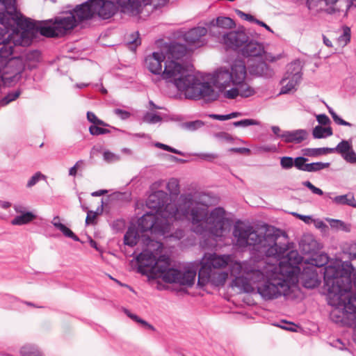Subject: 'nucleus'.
Segmentation results:
<instances>
[{
	"mask_svg": "<svg viewBox=\"0 0 356 356\" xmlns=\"http://www.w3.org/2000/svg\"><path fill=\"white\" fill-rule=\"evenodd\" d=\"M206 196L204 193H188L181 196L179 207L168 204L160 214L146 211L138 220V229L142 233L150 232L152 234L168 236L175 220L190 216L193 232L221 237L227 221L225 211L216 207L209 213L208 206L204 202Z\"/></svg>",
	"mask_w": 356,
	"mask_h": 356,
	"instance_id": "1",
	"label": "nucleus"
},
{
	"mask_svg": "<svg viewBox=\"0 0 356 356\" xmlns=\"http://www.w3.org/2000/svg\"><path fill=\"white\" fill-rule=\"evenodd\" d=\"M256 254L257 252H253V259L242 263L235 261L232 265V274L242 273L236 276L232 286L240 292L256 291L264 300H272L284 295L289 289L286 279L279 277L277 268Z\"/></svg>",
	"mask_w": 356,
	"mask_h": 356,
	"instance_id": "2",
	"label": "nucleus"
},
{
	"mask_svg": "<svg viewBox=\"0 0 356 356\" xmlns=\"http://www.w3.org/2000/svg\"><path fill=\"white\" fill-rule=\"evenodd\" d=\"M280 231L272 227L266 229L264 235L258 232L250 225L237 222L234 226L232 234L236 245L241 248L252 245L258 254V257H277L283 258L280 262L279 271L286 279H293L300 272L298 265L301 263L302 257L297 251H288L286 244L280 245L277 243Z\"/></svg>",
	"mask_w": 356,
	"mask_h": 356,
	"instance_id": "3",
	"label": "nucleus"
},
{
	"mask_svg": "<svg viewBox=\"0 0 356 356\" xmlns=\"http://www.w3.org/2000/svg\"><path fill=\"white\" fill-rule=\"evenodd\" d=\"M143 241L147 248L136 257L139 273L148 275L153 279L161 278L166 283L187 287L194 284L197 275V269L194 266H186L183 269L170 268L169 257L160 255L163 250L162 243L145 235Z\"/></svg>",
	"mask_w": 356,
	"mask_h": 356,
	"instance_id": "4",
	"label": "nucleus"
},
{
	"mask_svg": "<svg viewBox=\"0 0 356 356\" xmlns=\"http://www.w3.org/2000/svg\"><path fill=\"white\" fill-rule=\"evenodd\" d=\"M8 2V22L6 24L17 25L22 30V35L17 40L18 43L25 46L31 44L33 40L38 33L47 38H59L65 35L68 31L73 29L78 22L74 11L70 12L65 17H58L52 20L42 21L36 23L31 19L24 17L19 11L13 7V0ZM3 15H1L0 20L5 23Z\"/></svg>",
	"mask_w": 356,
	"mask_h": 356,
	"instance_id": "5",
	"label": "nucleus"
},
{
	"mask_svg": "<svg viewBox=\"0 0 356 356\" xmlns=\"http://www.w3.org/2000/svg\"><path fill=\"white\" fill-rule=\"evenodd\" d=\"M353 271L354 268L349 261L336 260L324 268L327 303L339 307L346 314H356V293L350 290Z\"/></svg>",
	"mask_w": 356,
	"mask_h": 356,
	"instance_id": "6",
	"label": "nucleus"
},
{
	"mask_svg": "<svg viewBox=\"0 0 356 356\" xmlns=\"http://www.w3.org/2000/svg\"><path fill=\"white\" fill-rule=\"evenodd\" d=\"M161 76L166 81L173 83L187 99L214 101L218 97L213 85L202 81L195 75L190 74L187 68L176 60L165 61Z\"/></svg>",
	"mask_w": 356,
	"mask_h": 356,
	"instance_id": "7",
	"label": "nucleus"
},
{
	"mask_svg": "<svg viewBox=\"0 0 356 356\" xmlns=\"http://www.w3.org/2000/svg\"><path fill=\"white\" fill-rule=\"evenodd\" d=\"M232 262L230 254L206 253L198 271L197 284L202 287L208 283L215 286H223L228 273L222 270Z\"/></svg>",
	"mask_w": 356,
	"mask_h": 356,
	"instance_id": "8",
	"label": "nucleus"
},
{
	"mask_svg": "<svg viewBox=\"0 0 356 356\" xmlns=\"http://www.w3.org/2000/svg\"><path fill=\"white\" fill-rule=\"evenodd\" d=\"M74 13L78 22L89 19L97 15L102 19H108L115 13V7L109 0H88L76 6Z\"/></svg>",
	"mask_w": 356,
	"mask_h": 356,
	"instance_id": "9",
	"label": "nucleus"
},
{
	"mask_svg": "<svg viewBox=\"0 0 356 356\" xmlns=\"http://www.w3.org/2000/svg\"><path fill=\"white\" fill-rule=\"evenodd\" d=\"M24 70V63L15 56L9 58L5 65L0 69V76L5 84H12L18 81Z\"/></svg>",
	"mask_w": 356,
	"mask_h": 356,
	"instance_id": "10",
	"label": "nucleus"
},
{
	"mask_svg": "<svg viewBox=\"0 0 356 356\" xmlns=\"http://www.w3.org/2000/svg\"><path fill=\"white\" fill-rule=\"evenodd\" d=\"M302 68L298 60L291 63L287 65L284 76L281 80L282 87L280 94L290 92L300 82L302 79Z\"/></svg>",
	"mask_w": 356,
	"mask_h": 356,
	"instance_id": "11",
	"label": "nucleus"
},
{
	"mask_svg": "<svg viewBox=\"0 0 356 356\" xmlns=\"http://www.w3.org/2000/svg\"><path fill=\"white\" fill-rule=\"evenodd\" d=\"M168 194L163 191H156L149 195L146 200V207L154 213L160 214L168 204H175L168 203Z\"/></svg>",
	"mask_w": 356,
	"mask_h": 356,
	"instance_id": "12",
	"label": "nucleus"
},
{
	"mask_svg": "<svg viewBox=\"0 0 356 356\" xmlns=\"http://www.w3.org/2000/svg\"><path fill=\"white\" fill-rule=\"evenodd\" d=\"M222 40L228 48L241 52V49L248 42V36L244 31H230L223 34Z\"/></svg>",
	"mask_w": 356,
	"mask_h": 356,
	"instance_id": "13",
	"label": "nucleus"
},
{
	"mask_svg": "<svg viewBox=\"0 0 356 356\" xmlns=\"http://www.w3.org/2000/svg\"><path fill=\"white\" fill-rule=\"evenodd\" d=\"M116 3L121 8L123 13H128L132 15H137L140 13V9L142 3L145 5L151 4L152 2H156L159 6H163L165 4H161V0H115Z\"/></svg>",
	"mask_w": 356,
	"mask_h": 356,
	"instance_id": "14",
	"label": "nucleus"
},
{
	"mask_svg": "<svg viewBox=\"0 0 356 356\" xmlns=\"http://www.w3.org/2000/svg\"><path fill=\"white\" fill-rule=\"evenodd\" d=\"M165 61V55L162 51H155L145 57V65L151 73L161 75Z\"/></svg>",
	"mask_w": 356,
	"mask_h": 356,
	"instance_id": "15",
	"label": "nucleus"
},
{
	"mask_svg": "<svg viewBox=\"0 0 356 356\" xmlns=\"http://www.w3.org/2000/svg\"><path fill=\"white\" fill-rule=\"evenodd\" d=\"M318 277L315 267L307 266L304 268L303 270L300 271L298 276L293 277V278L300 280L305 288L314 289L320 284Z\"/></svg>",
	"mask_w": 356,
	"mask_h": 356,
	"instance_id": "16",
	"label": "nucleus"
},
{
	"mask_svg": "<svg viewBox=\"0 0 356 356\" xmlns=\"http://www.w3.org/2000/svg\"><path fill=\"white\" fill-rule=\"evenodd\" d=\"M330 154L337 152L348 163L356 164V153L350 140H342L335 147H330Z\"/></svg>",
	"mask_w": 356,
	"mask_h": 356,
	"instance_id": "17",
	"label": "nucleus"
},
{
	"mask_svg": "<svg viewBox=\"0 0 356 356\" xmlns=\"http://www.w3.org/2000/svg\"><path fill=\"white\" fill-rule=\"evenodd\" d=\"M264 47L262 43L248 38L243 48L241 49V54L244 57H261L265 54Z\"/></svg>",
	"mask_w": 356,
	"mask_h": 356,
	"instance_id": "18",
	"label": "nucleus"
},
{
	"mask_svg": "<svg viewBox=\"0 0 356 356\" xmlns=\"http://www.w3.org/2000/svg\"><path fill=\"white\" fill-rule=\"evenodd\" d=\"M308 133L305 129H296L293 131H284L281 134V139L286 143L300 144L307 139Z\"/></svg>",
	"mask_w": 356,
	"mask_h": 356,
	"instance_id": "19",
	"label": "nucleus"
},
{
	"mask_svg": "<svg viewBox=\"0 0 356 356\" xmlns=\"http://www.w3.org/2000/svg\"><path fill=\"white\" fill-rule=\"evenodd\" d=\"M232 84H238L245 80L247 76V70L244 61L241 60H236L231 67Z\"/></svg>",
	"mask_w": 356,
	"mask_h": 356,
	"instance_id": "20",
	"label": "nucleus"
},
{
	"mask_svg": "<svg viewBox=\"0 0 356 356\" xmlns=\"http://www.w3.org/2000/svg\"><path fill=\"white\" fill-rule=\"evenodd\" d=\"M207 33L206 28L197 26L191 29L185 33L184 40L190 45L197 44L198 46L202 43L201 38Z\"/></svg>",
	"mask_w": 356,
	"mask_h": 356,
	"instance_id": "21",
	"label": "nucleus"
},
{
	"mask_svg": "<svg viewBox=\"0 0 356 356\" xmlns=\"http://www.w3.org/2000/svg\"><path fill=\"white\" fill-rule=\"evenodd\" d=\"M15 57L23 60L24 68L27 67L29 70H32L36 67L37 63L40 61V52L38 50L27 51L21 56Z\"/></svg>",
	"mask_w": 356,
	"mask_h": 356,
	"instance_id": "22",
	"label": "nucleus"
},
{
	"mask_svg": "<svg viewBox=\"0 0 356 356\" xmlns=\"http://www.w3.org/2000/svg\"><path fill=\"white\" fill-rule=\"evenodd\" d=\"M249 72L251 74L264 77L270 76L272 74V70L264 61H259L257 64L250 65Z\"/></svg>",
	"mask_w": 356,
	"mask_h": 356,
	"instance_id": "23",
	"label": "nucleus"
},
{
	"mask_svg": "<svg viewBox=\"0 0 356 356\" xmlns=\"http://www.w3.org/2000/svg\"><path fill=\"white\" fill-rule=\"evenodd\" d=\"M168 52L172 60H177L182 58L187 54L186 45L177 42H172L168 48Z\"/></svg>",
	"mask_w": 356,
	"mask_h": 356,
	"instance_id": "24",
	"label": "nucleus"
},
{
	"mask_svg": "<svg viewBox=\"0 0 356 356\" xmlns=\"http://www.w3.org/2000/svg\"><path fill=\"white\" fill-rule=\"evenodd\" d=\"M216 81L222 87H226L232 83V74L229 70L220 69L216 72Z\"/></svg>",
	"mask_w": 356,
	"mask_h": 356,
	"instance_id": "25",
	"label": "nucleus"
},
{
	"mask_svg": "<svg viewBox=\"0 0 356 356\" xmlns=\"http://www.w3.org/2000/svg\"><path fill=\"white\" fill-rule=\"evenodd\" d=\"M139 234L134 227H129L124 236V243L126 245L134 247L138 241Z\"/></svg>",
	"mask_w": 356,
	"mask_h": 356,
	"instance_id": "26",
	"label": "nucleus"
},
{
	"mask_svg": "<svg viewBox=\"0 0 356 356\" xmlns=\"http://www.w3.org/2000/svg\"><path fill=\"white\" fill-rule=\"evenodd\" d=\"M332 200L337 204L348 205L356 208V201L354 195L351 193L336 196Z\"/></svg>",
	"mask_w": 356,
	"mask_h": 356,
	"instance_id": "27",
	"label": "nucleus"
},
{
	"mask_svg": "<svg viewBox=\"0 0 356 356\" xmlns=\"http://www.w3.org/2000/svg\"><path fill=\"white\" fill-rule=\"evenodd\" d=\"M330 147L305 148L302 149L303 156L309 157H318L321 155L330 154Z\"/></svg>",
	"mask_w": 356,
	"mask_h": 356,
	"instance_id": "28",
	"label": "nucleus"
},
{
	"mask_svg": "<svg viewBox=\"0 0 356 356\" xmlns=\"http://www.w3.org/2000/svg\"><path fill=\"white\" fill-rule=\"evenodd\" d=\"M35 218V216L31 211H27L23 214L19 216H17L11 220V224L13 225H26L32 220H33Z\"/></svg>",
	"mask_w": 356,
	"mask_h": 356,
	"instance_id": "29",
	"label": "nucleus"
},
{
	"mask_svg": "<svg viewBox=\"0 0 356 356\" xmlns=\"http://www.w3.org/2000/svg\"><path fill=\"white\" fill-rule=\"evenodd\" d=\"M234 86H237L239 91V95L241 97H250L254 95L256 92L255 90L245 81L238 83V84H235Z\"/></svg>",
	"mask_w": 356,
	"mask_h": 356,
	"instance_id": "30",
	"label": "nucleus"
},
{
	"mask_svg": "<svg viewBox=\"0 0 356 356\" xmlns=\"http://www.w3.org/2000/svg\"><path fill=\"white\" fill-rule=\"evenodd\" d=\"M332 129L330 127H323L320 125L315 127L312 131L314 138H323L332 135Z\"/></svg>",
	"mask_w": 356,
	"mask_h": 356,
	"instance_id": "31",
	"label": "nucleus"
},
{
	"mask_svg": "<svg viewBox=\"0 0 356 356\" xmlns=\"http://www.w3.org/2000/svg\"><path fill=\"white\" fill-rule=\"evenodd\" d=\"M211 24L222 29H232L235 25L233 19L227 17H218Z\"/></svg>",
	"mask_w": 356,
	"mask_h": 356,
	"instance_id": "32",
	"label": "nucleus"
},
{
	"mask_svg": "<svg viewBox=\"0 0 356 356\" xmlns=\"http://www.w3.org/2000/svg\"><path fill=\"white\" fill-rule=\"evenodd\" d=\"M20 356H42L38 348L35 345L28 344L20 349Z\"/></svg>",
	"mask_w": 356,
	"mask_h": 356,
	"instance_id": "33",
	"label": "nucleus"
},
{
	"mask_svg": "<svg viewBox=\"0 0 356 356\" xmlns=\"http://www.w3.org/2000/svg\"><path fill=\"white\" fill-rule=\"evenodd\" d=\"M351 31L350 27L343 26L342 27V33L338 37V42L342 47L346 46L350 40Z\"/></svg>",
	"mask_w": 356,
	"mask_h": 356,
	"instance_id": "34",
	"label": "nucleus"
},
{
	"mask_svg": "<svg viewBox=\"0 0 356 356\" xmlns=\"http://www.w3.org/2000/svg\"><path fill=\"white\" fill-rule=\"evenodd\" d=\"M330 165V163H323V162H313L311 163H308L307 172H319L323 169L329 168Z\"/></svg>",
	"mask_w": 356,
	"mask_h": 356,
	"instance_id": "35",
	"label": "nucleus"
},
{
	"mask_svg": "<svg viewBox=\"0 0 356 356\" xmlns=\"http://www.w3.org/2000/svg\"><path fill=\"white\" fill-rule=\"evenodd\" d=\"M20 90H15L8 92L4 97L0 100V105L4 106L11 102L15 100L20 95Z\"/></svg>",
	"mask_w": 356,
	"mask_h": 356,
	"instance_id": "36",
	"label": "nucleus"
},
{
	"mask_svg": "<svg viewBox=\"0 0 356 356\" xmlns=\"http://www.w3.org/2000/svg\"><path fill=\"white\" fill-rule=\"evenodd\" d=\"M142 120L143 122L148 124H156L161 122L162 120V118L156 113L146 112L143 115Z\"/></svg>",
	"mask_w": 356,
	"mask_h": 356,
	"instance_id": "37",
	"label": "nucleus"
},
{
	"mask_svg": "<svg viewBox=\"0 0 356 356\" xmlns=\"http://www.w3.org/2000/svg\"><path fill=\"white\" fill-rule=\"evenodd\" d=\"M334 309L330 312V318L335 323L342 322L343 317L347 315L346 313H343L341 309L338 307H333Z\"/></svg>",
	"mask_w": 356,
	"mask_h": 356,
	"instance_id": "38",
	"label": "nucleus"
},
{
	"mask_svg": "<svg viewBox=\"0 0 356 356\" xmlns=\"http://www.w3.org/2000/svg\"><path fill=\"white\" fill-rule=\"evenodd\" d=\"M308 161V159L306 156H298L294 159V165L298 170L301 171L307 172L308 163L306 162Z\"/></svg>",
	"mask_w": 356,
	"mask_h": 356,
	"instance_id": "39",
	"label": "nucleus"
},
{
	"mask_svg": "<svg viewBox=\"0 0 356 356\" xmlns=\"http://www.w3.org/2000/svg\"><path fill=\"white\" fill-rule=\"evenodd\" d=\"M58 229H59L65 236L68 237L74 240V241H79V238L68 227L65 225H58Z\"/></svg>",
	"mask_w": 356,
	"mask_h": 356,
	"instance_id": "40",
	"label": "nucleus"
},
{
	"mask_svg": "<svg viewBox=\"0 0 356 356\" xmlns=\"http://www.w3.org/2000/svg\"><path fill=\"white\" fill-rule=\"evenodd\" d=\"M131 40L127 42L129 48L134 51L136 47L141 44L140 38H139L138 31L134 32L131 35Z\"/></svg>",
	"mask_w": 356,
	"mask_h": 356,
	"instance_id": "41",
	"label": "nucleus"
},
{
	"mask_svg": "<svg viewBox=\"0 0 356 356\" xmlns=\"http://www.w3.org/2000/svg\"><path fill=\"white\" fill-rule=\"evenodd\" d=\"M99 125H91L89 127V132L92 136H99L109 134L111 131L108 129L99 127Z\"/></svg>",
	"mask_w": 356,
	"mask_h": 356,
	"instance_id": "42",
	"label": "nucleus"
},
{
	"mask_svg": "<svg viewBox=\"0 0 356 356\" xmlns=\"http://www.w3.org/2000/svg\"><path fill=\"white\" fill-rule=\"evenodd\" d=\"M87 119L89 122H92L93 124V125L96 124V125H101L103 127H109V125L108 124L104 122L103 120L99 119L96 116V115L91 111L87 112Z\"/></svg>",
	"mask_w": 356,
	"mask_h": 356,
	"instance_id": "43",
	"label": "nucleus"
},
{
	"mask_svg": "<svg viewBox=\"0 0 356 356\" xmlns=\"http://www.w3.org/2000/svg\"><path fill=\"white\" fill-rule=\"evenodd\" d=\"M259 122L253 119H243L239 121H236L233 122V125L234 127H246L251 125H259Z\"/></svg>",
	"mask_w": 356,
	"mask_h": 356,
	"instance_id": "44",
	"label": "nucleus"
},
{
	"mask_svg": "<svg viewBox=\"0 0 356 356\" xmlns=\"http://www.w3.org/2000/svg\"><path fill=\"white\" fill-rule=\"evenodd\" d=\"M204 122L201 120H195L191 122H185L183 127L190 131H195L203 127Z\"/></svg>",
	"mask_w": 356,
	"mask_h": 356,
	"instance_id": "45",
	"label": "nucleus"
},
{
	"mask_svg": "<svg viewBox=\"0 0 356 356\" xmlns=\"http://www.w3.org/2000/svg\"><path fill=\"white\" fill-rule=\"evenodd\" d=\"M294 165V159L291 156H283L280 159V165L284 170L291 169Z\"/></svg>",
	"mask_w": 356,
	"mask_h": 356,
	"instance_id": "46",
	"label": "nucleus"
},
{
	"mask_svg": "<svg viewBox=\"0 0 356 356\" xmlns=\"http://www.w3.org/2000/svg\"><path fill=\"white\" fill-rule=\"evenodd\" d=\"M155 146L156 147H159L160 149H162L163 150H165V151H168V152H172V153H174V154H179V155H181V156H184V153L180 150H178L174 147H172L168 145H165V144H163V143H155Z\"/></svg>",
	"mask_w": 356,
	"mask_h": 356,
	"instance_id": "47",
	"label": "nucleus"
},
{
	"mask_svg": "<svg viewBox=\"0 0 356 356\" xmlns=\"http://www.w3.org/2000/svg\"><path fill=\"white\" fill-rule=\"evenodd\" d=\"M166 186L170 193L176 194L179 192V182L176 179H171Z\"/></svg>",
	"mask_w": 356,
	"mask_h": 356,
	"instance_id": "48",
	"label": "nucleus"
},
{
	"mask_svg": "<svg viewBox=\"0 0 356 356\" xmlns=\"http://www.w3.org/2000/svg\"><path fill=\"white\" fill-rule=\"evenodd\" d=\"M223 96L224 97L229 99H236L238 96H240L237 86L225 90L223 93Z\"/></svg>",
	"mask_w": 356,
	"mask_h": 356,
	"instance_id": "49",
	"label": "nucleus"
},
{
	"mask_svg": "<svg viewBox=\"0 0 356 356\" xmlns=\"http://www.w3.org/2000/svg\"><path fill=\"white\" fill-rule=\"evenodd\" d=\"M125 313L127 314V315L130 317L131 319L134 320L135 321L138 322V323H140L143 325H144L145 326L147 327L148 328L151 329V330H154V327L149 324L147 322H146L145 321L140 318L138 316H136V314H131L128 310H125Z\"/></svg>",
	"mask_w": 356,
	"mask_h": 356,
	"instance_id": "50",
	"label": "nucleus"
},
{
	"mask_svg": "<svg viewBox=\"0 0 356 356\" xmlns=\"http://www.w3.org/2000/svg\"><path fill=\"white\" fill-rule=\"evenodd\" d=\"M200 159L212 162L218 158V155L215 153H200L196 154Z\"/></svg>",
	"mask_w": 356,
	"mask_h": 356,
	"instance_id": "51",
	"label": "nucleus"
},
{
	"mask_svg": "<svg viewBox=\"0 0 356 356\" xmlns=\"http://www.w3.org/2000/svg\"><path fill=\"white\" fill-rule=\"evenodd\" d=\"M41 177H44V176L40 172H36L34 175H33L30 179L28 181L26 186L28 188H31L35 185Z\"/></svg>",
	"mask_w": 356,
	"mask_h": 356,
	"instance_id": "52",
	"label": "nucleus"
},
{
	"mask_svg": "<svg viewBox=\"0 0 356 356\" xmlns=\"http://www.w3.org/2000/svg\"><path fill=\"white\" fill-rule=\"evenodd\" d=\"M302 184L308 188L314 194L318 195H322L323 194V192L321 188L316 187L309 181H305L302 182Z\"/></svg>",
	"mask_w": 356,
	"mask_h": 356,
	"instance_id": "53",
	"label": "nucleus"
},
{
	"mask_svg": "<svg viewBox=\"0 0 356 356\" xmlns=\"http://www.w3.org/2000/svg\"><path fill=\"white\" fill-rule=\"evenodd\" d=\"M104 159L108 162H114L119 160V156L115 155V154L109 152V151H105L103 154Z\"/></svg>",
	"mask_w": 356,
	"mask_h": 356,
	"instance_id": "54",
	"label": "nucleus"
},
{
	"mask_svg": "<svg viewBox=\"0 0 356 356\" xmlns=\"http://www.w3.org/2000/svg\"><path fill=\"white\" fill-rule=\"evenodd\" d=\"M236 13L238 15V16L248 22L256 23V20H257V19L254 18V16L251 15L250 14L245 13L244 12L240 10H236Z\"/></svg>",
	"mask_w": 356,
	"mask_h": 356,
	"instance_id": "55",
	"label": "nucleus"
},
{
	"mask_svg": "<svg viewBox=\"0 0 356 356\" xmlns=\"http://www.w3.org/2000/svg\"><path fill=\"white\" fill-rule=\"evenodd\" d=\"M113 113L120 118L122 120H127L131 116V113L125 110H122L121 108H115L113 111Z\"/></svg>",
	"mask_w": 356,
	"mask_h": 356,
	"instance_id": "56",
	"label": "nucleus"
},
{
	"mask_svg": "<svg viewBox=\"0 0 356 356\" xmlns=\"http://www.w3.org/2000/svg\"><path fill=\"white\" fill-rule=\"evenodd\" d=\"M215 136L221 140H225V141L229 142V143L233 141L232 136L229 134L226 133V132L217 133L215 135Z\"/></svg>",
	"mask_w": 356,
	"mask_h": 356,
	"instance_id": "57",
	"label": "nucleus"
},
{
	"mask_svg": "<svg viewBox=\"0 0 356 356\" xmlns=\"http://www.w3.org/2000/svg\"><path fill=\"white\" fill-rule=\"evenodd\" d=\"M277 147L275 145H265L259 147V151L262 152H275Z\"/></svg>",
	"mask_w": 356,
	"mask_h": 356,
	"instance_id": "58",
	"label": "nucleus"
},
{
	"mask_svg": "<svg viewBox=\"0 0 356 356\" xmlns=\"http://www.w3.org/2000/svg\"><path fill=\"white\" fill-rule=\"evenodd\" d=\"M332 119L333 120L338 124L343 125V126H348V127H352V124L345 121L342 118H341L337 113H333L332 115Z\"/></svg>",
	"mask_w": 356,
	"mask_h": 356,
	"instance_id": "59",
	"label": "nucleus"
},
{
	"mask_svg": "<svg viewBox=\"0 0 356 356\" xmlns=\"http://www.w3.org/2000/svg\"><path fill=\"white\" fill-rule=\"evenodd\" d=\"M320 257V261H317L316 259H314V263L312 264L314 266L321 267L324 266L327 263L328 261V257L327 255L321 254L319 256Z\"/></svg>",
	"mask_w": 356,
	"mask_h": 356,
	"instance_id": "60",
	"label": "nucleus"
},
{
	"mask_svg": "<svg viewBox=\"0 0 356 356\" xmlns=\"http://www.w3.org/2000/svg\"><path fill=\"white\" fill-rule=\"evenodd\" d=\"M229 151L234 152V153H238V154H246V155H248L250 154V149L247 147H232L229 149Z\"/></svg>",
	"mask_w": 356,
	"mask_h": 356,
	"instance_id": "61",
	"label": "nucleus"
},
{
	"mask_svg": "<svg viewBox=\"0 0 356 356\" xmlns=\"http://www.w3.org/2000/svg\"><path fill=\"white\" fill-rule=\"evenodd\" d=\"M316 120L320 124L326 125L330 122V118L325 114H320L316 116Z\"/></svg>",
	"mask_w": 356,
	"mask_h": 356,
	"instance_id": "62",
	"label": "nucleus"
},
{
	"mask_svg": "<svg viewBox=\"0 0 356 356\" xmlns=\"http://www.w3.org/2000/svg\"><path fill=\"white\" fill-rule=\"evenodd\" d=\"M96 216H97L96 212H94L92 211H88L87 212L86 223L87 225L92 223L93 222V220L95 219Z\"/></svg>",
	"mask_w": 356,
	"mask_h": 356,
	"instance_id": "63",
	"label": "nucleus"
},
{
	"mask_svg": "<svg viewBox=\"0 0 356 356\" xmlns=\"http://www.w3.org/2000/svg\"><path fill=\"white\" fill-rule=\"evenodd\" d=\"M209 116L212 119L218 120H220V121L229 120V117H227L228 116L227 115L211 114Z\"/></svg>",
	"mask_w": 356,
	"mask_h": 356,
	"instance_id": "64",
	"label": "nucleus"
}]
</instances>
